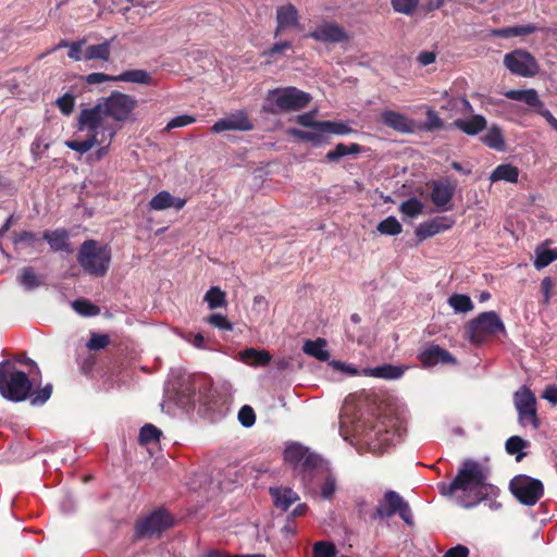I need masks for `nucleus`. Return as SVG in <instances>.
<instances>
[{"label":"nucleus","instance_id":"nucleus-1","mask_svg":"<svg viewBox=\"0 0 557 557\" xmlns=\"http://www.w3.org/2000/svg\"><path fill=\"white\" fill-rule=\"evenodd\" d=\"M137 104L134 96L113 90L109 96L99 98L94 106L81 110L83 123L98 127L112 143L123 125L133 120Z\"/></svg>","mask_w":557,"mask_h":557},{"label":"nucleus","instance_id":"nucleus-2","mask_svg":"<svg viewBox=\"0 0 557 557\" xmlns=\"http://www.w3.org/2000/svg\"><path fill=\"white\" fill-rule=\"evenodd\" d=\"M490 470L480 462L467 459L462 462L456 478L450 483H440L438 490L444 496H456L457 503L471 508L497 492L496 486L487 482Z\"/></svg>","mask_w":557,"mask_h":557},{"label":"nucleus","instance_id":"nucleus-3","mask_svg":"<svg viewBox=\"0 0 557 557\" xmlns=\"http://www.w3.org/2000/svg\"><path fill=\"white\" fill-rule=\"evenodd\" d=\"M355 430L369 451L382 454L396 445L406 433L405 411L385 407L375 419L357 425Z\"/></svg>","mask_w":557,"mask_h":557},{"label":"nucleus","instance_id":"nucleus-4","mask_svg":"<svg viewBox=\"0 0 557 557\" xmlns=\"http://www.w3.org/2000/svg\"><path fill=\"white\" fill-rule=\"evenodd\" d=\"M182 406H199L203 413L222 414L227 409L230 396L216 387H212L206 380L194 381L190 386L181 392Z\"/></svg>","mask_w":557,"mask_h":557},{"label":"nucleus","instance_id":"nucleus-5","mask_svg":"<svg viewBox=\"0 0 557 557\" xmlns=\"http://www.w3.org/2000/svg\"><path fill=\"white\" fill-rule=\"evenodd\" d=\"M33 382L28 375L15 368L9 361L0 362V395L11 401H23L28 398L33 389Z\"/></svg>","mask_w":557,"mask_h":557},{"label":"nucleus","instance_id":"nucleus-6","mask_svg":"<svg viewBox=\"0 0 557 557\" xmlns=\"http://www.w3.org/2000/svg\"><path fill=\"white\" fill-rule=\"evenodd\" d=\"M310 100L309 94L296 87L275 88L268 91L262 104V111L270 114L298 111L305 108Z\"/></svg>","mask_w":557,"mask_h":557},{"label":"nucleus","instance_id":"nucleus-7","mask_svg":"<svg viewBox=\"0 0 557 557\" xmlns=\"http://www.w3.org/2000/svg\"><path fill=\"white\" fill-rule=\"evenodd\" d=\"M77 261L85 273L102 277L110 268L111 249L97 240H85L78 249Z\"/></svg>","mask_w":557,"mask_h":557},{"label":"nucleus","instance_id":"nucleus-8","mask_svg":"<svg viewBox=\"0 0 557 557\" xmlns=\"http://www.w3.org/2000/svg\"><path fill=\"white\" fill-rule=\"evenodd\" d=\"M498 333H505V324L495 311L480 313L466 326V338L473 345H481Z\"/></svg>","mask_w":557,"mask_h":557},{"label":"nucleus","instance_id":"nucleus-9","mask_svg":"<svg viewBox=\"0 0 557 557\" xmlns=\"http://www.w3.org/2000/svg\"><path fill=\"white\" fill-rule=\"evenodd\" d=\"M398 513L400 519L408 525L413 524V515L409 504L395 491H386L379 500L371 519L382 521Z\"/></svg>","mask_w":557,"mask_h":557},{"label":"nucleus","instance_id":"nucleus-10","mask_svg":"<svg viewBox=\"0 0 557 557\" xmlns=\"http://www.w3.org/2000/svg\"><path fill=\"white\" fill-rule=\"evenodd\" d=\"M510 490L517 499L527 506L535 505L544 492L542 482L528 475L515 476L510 481Z\"/></svg>","mask_w":557,"mask_h":557},{"label":"nucleus","instance_id":"nucleus-11","mask_svg":"<svg viewBox=\"0 0 557 557\" xmlns=\"http://www.w3.org/2000/svg\"><path fill=\"white\" fill-rule=\"evenodd\" d=\"M83 112L79 111L77 115L76 128L79 132H86L87 138L85 139H71L65 141V146L71 150L84 154L90 151L94 147L100 146L103 143H109V139L98 127L87 126L84 123Z\"/></svg>","mask_w":557,"mask_h":557},{"label":"nucleus","instance_id":"nucleus-12","mask_svg":"<svg viewBox=\"0 0 557 557\" xmlns=\"http://www.w3.org/2000/svg\"><path fill=\"white\" fill-rule=\"evenodd\" d=\"M504 65L512 73L522 77H533L539 71V64L535 58L528 51L517 49L506 53Z\"/></svg>","mask_w":557,"mask_h":557},{"label":"nucleus","instance_id":"nucleus-13","mask_svg":"<svg viewBox=\"0 0 557 557\" xmlns=\"http://www.w3.org/2000/svg\"><path fill=\"white\" fill-rule=\"evenodd\" d=\"M515 407L518 411L519 423L525 428L532 425L535 430L539 426L536 408H535V396L525 386H522L515 393L513 396Z\"/></svg>","mask_w":557,"mask_h":557},{"label":"nucleus","instance_id":"nucleus-14","mask_svg":"<svg viewBox=\"0 0 557 557\" xmlns=\"http://www.w3.org/2000/svg\"><path fill=\"white\" fill-rule=\"evenodd\" d=\"M284 459L294 466V468L302 469L306 474L305 478L311 476V473L320 462L319 457L310 453L309 449L300 444H289L284 451Z\"/></svg>","mask_w":557,"mask_h":557},{"label":"nucleus","instance_id":"nucleus-15","mask_svg":"<svg viewBox=\"0 0 557 557\" xmlns=\"http://www.w3.org/2000/svg\"><path fill=\"white\" fill-rule=\"evenodd\" d=\"M173 524V518L162 509L152 511L136 524V534L140 537L159 535Z\"/></svg>","mask_w":557,"mask_h":557},{"label":"nucleus","instance_id":"nucleus-16","mask_svg":"<svg viewBox=\"0 0 557 557\" xmlns=\"http://www.w3.org/2000/svg\"><path fill=\"white\" fill-rule=\"evenodd\" d=\"M253 128L252 123L249 121L245 111H236L225 116L224 119L218 120L211 127L212 133H222L225 131H251Z\"/></svg>","mask_w":557,"mask_h":557},{"label":"nucleus","instance_id":"nucleus-17","mask_svg":"<svg viewBox=\"0 0 557 557\" xmlns=\"http://www.w3.org/2000/svg\"><path fill=\"white\" fill-rule=\"evenodd\" d=\"M381 121L384 125L400 134H411L416 129V123L412 119L394 110L382 111Z\"/></svg>","mask_w":557,"mask_h":557},{"label":"nucleus","instance_id":"nucleus-18","mask_svg":"<svg viewBox=\"0 0 557 557\" xmlns=\"http://www.w3.org/2000/svg\"><path fill=\"white\" fill-rule=\"evenodd\" d=\"M307 37L313 38L317 41L332 44L343 42L348 39L345 29L335 23H324L307 35Z\"/></svg>","mask_w":557,"mask_h":557},{"label":"nucleus","instance_id":"nucleus-19","mask_svg":"<svg viewBox=\"0 0 557 557\" xmlns=\"http://www.w3.org/2000/svg\"><path fill=\"white\" fill-rule=\"evenodd\" d=\"M455 190L456 185L448 180L434 182L431 191L432 202L443 211L449 210Z\"/></svg>","mask_w":557,"mask_h":557},{"label":"nucleus","instance_id":"nucleus-20","mask_svg":"<svg viewBox=\"0 0 557 557\" xmlns=\"http://www.w3.org/2000/svg\"><path fill=\"white\" fill-rule=\"evenodd\" d=\"M454 225V220L448 216H436L423 223L416 228V236L420 240H424L441 232L449 230Z\"/></svg>","mask_w":557,"mask_h":557},{"label":"nucleus","instance_id":"nucleus-21","mask_svg":"<svg viewBox=\"0 0 557 557\" xmlns=\"http://www.w3.org/2000/svg\"><path fill=\"white\" fill-rule=\"evenodd\" d=\"M421 362L426 367H433L436 364H455L456 359L446 349L433 345L424 349L420 355Z\"/></svg>","mask_w":557,"mask_h":557},{"label":"nucleus","instance_id":"nucleus-22","mask_svg":"<svg viewBox=\"0 0 557 557\" xmlns=\"http://www.w3.org/2000/svg\"><path fill=\"white\" fill-rule=\"evenodd\" d=\"M276 22L277 26L275 29V36L283 34L284 32L296 28L299 25L298 12L292 4H286L277 8L276 10Z\"/></svg>","mask_w":557,"mask_h":557},{"label":"nucleus","instance_id":"nucleus-23","mask_svg":"<svg viewBox=\"0 0 557 557\" xmlns=\"http://www.w3.org/2000/svg\"><path fill=\"white\" fill-rule=\"evenodd\" d=\"M186 205V199L172 196L169 191H159L148 203L150 210L162 211L170 208L181 210Z\"/></svg>","mask_w":557,"mask_h":557},{"label":"nucleus","instance_id":"nucleus-24","mask_svg":"<svg viewBox=\"0 0 557 557\" xmlns=\"http://www.w3.org/2000/svg\"><path fill=\"white\" fill-rule=\"evenodd\" d=\"M270 495L276 508L286 511L294 503L299 500L298 494L289 487H270Z\"/></svg>","mask_w":557,"mask_h":557},{"label":"nucleus","instance_id":"nucleus-25","mask_svg":"<svg viewBox=\"0 0 557 557\" xmlns=\"http://www.w3.org/2000/svg\"><path fill=\"white\" fill-rule=\"evenodd\" d=\"M44 239L53 251L66 253L73 251L69 243V233L65 230L46 231L44 233Z\"/></svg>","mask_w":557,"mask_h":557},{"label":"nucleus","instance_id":"nucleus-26","mask_svg":"<svg viewBox=\"0 0 557 557\" xmlns=\"http://www.w3.org/2000/svg\"><path fill=\"white\" fill-rule=\"evenodd\" d=\"M405 373V368L393 364H383L374 368L362 369L363 376L379 377L385 380L400 379Z\"/></svg>","mask_w":557,"mask_h":557},{"label":"nucleus","instance_id":"nucleus-27","mask_svg":"<svg viewBox=\"0 0 557 557\" xmlns=\"http://www.w3.org/2000/svg\"><path fill=\"white\" fill-rule=\"evenodd\" d=\"M454 125L465 134L474 136L481 133L487 125L486 119L481 114H472L468 119H457Z\"/></svg>","mask_w":557,"mask_h":557},{"label":"nucleus","instance_id":"nucleus-28","mask_svg":"<svg viewBox=\"0 0 557 557\" xmlns=\"http://www.w3.org/2000/svg\"><path fill=\"white\" fill-rule=\"evenodd\" d=\"M239 359L250 367H264L271 361V355L264 349L246 348L239 352Z\"/></svg>","mask_w":557,"mask_h":557},{"label":"nucleus","instance_id":"nucleus-29","mask_svg":"<svg viewBox=\"0 0 557 557\" xmlns=\"http://www.w3.org/2000/svg\"><path fill=\"white\" fill-rule=\"evenodd\" d=\"M16 281L28 292L38 288L42 284L40 276L32 267L22 268L16 276Z\"/></svg>","mask_w":557,"mask_h":557},{"label":"nucleus","instance_id":"nucleus-30","mask_svg":"<svg viewBox=\"0 0 557 557\" xmlns=\"http://www.w3.org/2000/svg\"><path fill=\"white\" fill-rule=\"evenodd\" d=\"M326 341L324 338H318L315 341H307L304 344L302 350L305 354L314 357L320 361H327L330 352L326 349Z\"/></svg>","mask_w":557,"mask_h":557},{"label":"nucleus","instance_id":"nucleus-31","mask_svg":"<svg viewBox=\"0 0 557 557\" xmlns=\"http://www.w3.org/2000/svg\"><path fill=\"white\" fill-rule=\"evenodd\" d=\"M504 96L511 100L522 101L532 108L541 104V99L535 89H512L505 91Z\"/></svg>","mask_w":557,"mask_h":557},{"label":"nucleus","instance_id":"nucleus-32","mask_svg":"<svg viewBox=\"0 0 557 557\" xmlns=\"http://www.w3.org/2000/svg\"><path fill=\"white\" fill-rule=\"evenodd\" d=\"M110 52H111V42L109 40L98 44V45H91L88 46L84 51V60L90 61V60H101V61H109L110 59Z\"/></svg>","mask_w":557,"mask_h":557},{"label":"nucleus","instance_id":"nucleus-33","mask_svg":"<svg viewBox=\"0 0 557 557\" xmlns=\"http://www.w3.org/2000/svg\"><path fill=\"white\" fill-rule=\"evenodd\" d=\"M117 82H126V83H136L141 85H151L153 84L151 75L145 70H128L120 75H116L115 78Z\"/></svg>","mask_w":557,"mask_h":557},{"label":"nucleus","instance_id":"nucleus-34","mask_svg":"<svg viewBox=\"0 0 557 557\" xmlns=\"http://www.w3.org/2000/svg\"><path fill=\"white\" fill-rule=\"evenodd\" d=\"M361 151L362 147L359 144L354 143L350 145H345L343 143H339L335 146L333 150H330L326 153L325 158L330 162H336L345 156L358 154Z\"/></svg>","mask_w":557,"mask_h":557},{"label":"nucleus","instance_id":"nucleus-35","mask_svg":"<svg viewBox=\"0 0 557 557\" xmlns=\"http://www.w3.org/2000/svg\"><path fill=\"white\" fill-rule=\"evenodd\" d=\"M519 177V171L511 164H500L495 168L492 172L490 180L491 182L505 181L509 183H516Z\"/></svg>","mask_w":557,"mask_h":557},{"label":"nucleus","instance_id":"nucleus-36","mask_svg":"<svg viewBox=\"0 0 557 557\" xmlns=\"http://www.w3.org/2000/svg\"><path fill=\"white\" fill-rule=\"evenodd\" d=\"M482 141L490 148L497 151L505 149V140L502 129L498 126L493 125L482 137Z\"/></svg>","mask_w":557,"mask_h":557},{"label":"nucleus","instance_id":"nucleus-37","mask_svg":"<svg viewBox=\"0 0 557 557\" xmlns=\"http://www.w3.org/2000/svg\"><path fill=\"white\" fill-rule=\"evenodd\" d=\"M447 302L456 313H468L474 308L471 298L465 294H453Z\"/></svg>","mask_w":557,"mask_h":557},{"label":"nucleus","instance_id":"nucleus-38","mask_svg":"<svg viewBox=\"0 0 557 557\" xmlns=\"http://www.w3.org/2000/svg\"><path fill=\"white\" fill-rule=\"evenodd\" d=\"M203 300L208 304L209 309L226 307V295L216 286L211 287L205 295Z\"/></svg>","mask_w":557,"mask_h":557},{"label":"nucleus","instance_id":"nucleus-39","mask_svg":"<svg viewBox=\"0 0 557 557\" xmlns=\"http://www.w3.org/2000/svg\"><path fill=\"white\" fill-rule=\"evenodd\" d=\"M71 307L82 317H96L100 313L99 307L85 298H79L72 301Z\"/></svg>","mask_w":557,"mask_h":557},{"label":"nucleus","instance_id":"nucleus-40","mask_svg":"<svg viewBox=\"0 0 557 557\" xmlns=\"http://www.w3.org/2000/svg\"><path fill=\"white\" fill-rule=\"evenodd\" d=\"M534 267L541 270L557 260V248H537Z\"/></svg>","mask_w":557,"mask_h":557},{"label":"nucleus","instance_id":"nucleus-41","mask_svg":"<svg viewBox=\"0 0 557 557\" xmlns=\"http://www.w3.org/2000/svg\"><path fill=\"white\" fill-rule=\"evenodd\" d=\"M528 442L520 436H511L506 441V451L509 455H516V460L520 461L525 456L522 450L527 447Z\"/></svg>","mask_w":557,"mask_h":557},{"label":"nucleus","instance_id":"nucleus-42","mask_svg":"<svg viewBox=\"0 0 557 557\" xmlns=\"http://www.w3.org/2000/svg\"><path fill=\"white\" fill-rule=\"evenodd\" d=\"M423 208H424V205L422 203V201L416 197H412V198H409L408 200L404 201L400 205L399 211L405 216L414 219L422 213Z\"/></svg>","mask_w":557,"mask_h":557},{"label":"nucleus","instance_id":"nucleus-43","mask_svg":"<svg viewBox=\"0 0 557 557\" xmlns=\"http://www.w3.org/2000/svg\"><path fill=\"white\" fill-rule=\"evenodd\" d=\"M312 476H323L324 481L321 486V496L324 499H330L336 491V480L332 474H326L324 471L315 470L311 473Z\"/></svg>","mask_w":557,"mask_h":557},{"label":"nucleus","instance_id":"nucleus-44","mask_svg":"<svg viewBox=\"0 0 557 557\" xmlns=\"http://www.w3.org/2000/svg\"><path fill=\"white\" fill-rule=\"evenodd\" d=\"M162 432L154 426L153 424H145L139 432V442L140 444H157L160 441Z\"/></svg>","mask_w":557,"mask_h":557},{"label":"nucleus","instance_id":"nucleus-45","mask_svg":"<svg viewBox=\"0 0 557 557\" xmlns=\"http://www.w3.org/2000/svg\"><path fill=\"white\" fill-rule=\"evenodd\" d=\"M376 230L381 234L395 236L401 233L403 226L395 216H388L379 223Z\"/></svg>","mask_w":557,"mask_h":557},{"label":"nucleus","instance_id":"nucleus-46","mask_svg":"<svg viewBox=\"0 0 557 557\" xmlns=\"http://www.w3.org/2000/svg\"><path fill=\"white\" fill-rule=\"evenodd\" d=\"M320 132L336 134V135H347L352 132V129L345 123L342 122H332V121H323L320 122Z\"/></svg>","mask_w":557,"mask_h":557},{"label":"nucleus","instance_id":"nucleus-47","mask_svg":"<svg viewBox=\"0 0 557 557\" xmlns=\"http://www.w3.org/2000/svg\"><path fill=\"white\" fill-rule=\"evenodd\" d=\"M290 133L295 137L306 140V141H310L315 146H319V145L323 144V141H324V137L322 134L323 132H320V131L314 129L312 132H308V131H301V129H292Z\"/></svg>","mask_w":557,"mask_h":557},{"label":"nucleus","instance_id":"nucleus-48","mask_svg":"<svg viewBox=\"0 0 557 557\" xmlns=\"http://www.w3.org/2000/svg\"><path fill=\"white\" fill-rule=\"evenodd\" d=\"M419 2L420 0H391L394 11L405 15H411L416 11Z\"/></svg>","mask_w":557,"mask_h":557},{"label":"nucleus","instance_id":"nucleus-49","mask_svg":"<svg viewBox=\"0 0 557 557\" xmlns=\"http://www.w3.org/2000/svg\"><path fill=\"white\" fill-rule=\"evenodd\" d=\"M336 553L337 550L333 543L320 541L313 545L314 557H335Z\"/></svg>","mask_w":557,"mask_h":557},{"label":"nucleus","instance_id":"nucleus-50","mask_svg":"<svg viewBox=\"0 0 557 557\" xmlns=\"http://www.w3.org/2000/svg\"><path fill=\"white\" fill-rule=\"evenodd\" d=\"M52 393V385L47 384L42 388L30 392L28 398L30 399V404L34 406H41L44 405L51 396Z\"/></svg>","mask_w":557,"mask_h":557},{"label":"nucleus","instance_id":"nucleus-51","mask_svg":"<svg viewBox=\"0 0 557 557\" xmlns=\"http://www.w3.org/2000/svg\"><path fill=\"white\" fill-rule=\"evenodd\" d=\"M206 322L222 331H232L233 324L228 321L226 315L221 313H213L206 318Z\"/></svg>","mask_w":557,"mask_h":557},{"label":"nucleus","instance_id":"nucleus-52","mask_svg":"<svg viewBox=\"0 0 557 557\" xmlns=\"http://www.w3.org/2000/svg\"><path fill=\"white\" fill-rule=\"evenodd\" d=\"M38 240L39 239L35 233L24 231L16 236L14 239V245L16 248H22L24 246L35 247Z\"/></svg>","mask_w":557,"mask_h":557},{"label":"nucleus","instance_id":"nucleus-53","mask_svg":"<svg viewBox=\"0 0 557 557\" xmlns=\"http://www.w3.org/2000/svg\"><path fill=\"white\" fill-rule=\"evenodd\" d=\"M110 343V338L106 334L91 333L87 343L90 350H99L106 348Z\"/></svg>","mask_w":557,"mask_h":557},{"label":"nucleus","instance_id":"nucleus-54","mask_svg":"<svg viewBox=\"0 0 557 557\" xmlns=\"http://www.w3.org/2000/svg\"><path fill=\"white\" fill-rule=\"evenodd\" d=\"M334 370L341 371L349 376L362 375V370H359L351 363H346L337 360H332L329 363Z\"/></svg>","mask_w":557,"mask_h":557},{"label":"nucleus","instance_id":"nucleus-55","mask_svg":"<svg viewBox=\"0 0 557 557\" xmlns=\"http://www.w3.org/2000/svg\"><path fill=\"white\" fill-rule=\"evenodd\" d=\"M238 420L245 428L252 426L256 421L253 409L248 405L243 406L238 411Z\"/></svg>","mask_w":557,"mask_h":557},{"label":"nucleus","instance_id":"nucleus-56","mask_svg":"<svg viewBox=\"0 0 557 557\" xmlns=\"http://www.w3.org/2000/svg\"><path fill=\"white\" fill-rule=\"evenodd\" d=\"M57 106L64 115H70L75 107V98L71 94H65L57 100Z\"/></svg>","mask_w":557,"mask_h":557},{"label":"nucleus","instance_id":"nucleus-57","mask_svg":"<svg viewBox=\"0 0 557 557\" xmlns=\"http://www.w3.org/2000/svg\"><path fill=\"white\" fill-rule=\"evenodd\" d=\"M195 121H196V119L193 115H189V114L178 115V116L171 119L168 122L165 129L171 131L173 128L184 127L189 124H193Z\"/></svg>","mask_w":557,"mask_h":557},{"label":"nucleus","instance_id":"nucleus-58","mask_svg":"<svg viewBox=\"0 0 557 557\" xmlns=\"http://www.w3.org/2000/svg\"><path fill=\"white\" fill-rule=\"evenodd\" d=\"M85 44H86L85 39L72 41L69 45V52H67L69 58L74 60V61H82V60H84L83 47H84Z\"/></svg>","mask_w":557,"mask_h":557},{"label":"nucleus","instance_id":"nucleus-59","mask_svg":"<svg viewBox=\"0 0 557 557\" xmlns=\"http://www.w3.org/2000/svg\"><path fill=\"white\" fill-rule=\"evenodd\" d=\"M443 127V121L438 116V114L434 111L429 109L426 111V120L424 123V129L426 131H435L441 129Z\"/></svg>","mask_w":557,"mask_h":557},{"label":"nucleus","instance_id":"nucleus-60","mask_svg":"<svg viewBox=\"0 0 557 557\" xmlns=\"http://www.w3.org/2000/svg\"><path fill=\"white\" fill-rule=\"evenodd\" d=\"M315 117V111H310V112H307V113H304V114H299L297 117H296V121L298 124H300L301 126H305V127H311L315 131H320V122H317L314 120Z\"/></svg>","mask_w":557,"mask_h":557},{"label":"nucleus","instance_id":"nucleus-61","mask_svg":"<svg viewBox=\"0 0 557 557\" xmlns=\"http://www.w3.org/2000/svg\"><path fill=\"white\" fill-rule=\"evenodd\" d=\"M48 148L49 143H47L41 136H37L32 144L30 152L34 159L38 160Z\"/></svg>","mask_w":557,"mask_h":557},{"label":"nucleus","instance_id":"nucleus-62","mask_svg":"<svg viewBox=\"0 0 557 557\" xmlns=\"http://www.w3.org/2000/svg\"><path fill=\"white\" fill-rule=\"evenodd\" d=\"M116 76H111L104 73H90L85 77V82L89 85L101 84L106 82H117Z\"/></svg>","mask_w":557,"mask_h":557},{"label":"nucleus","instance_id":"nucleus-63","mask_svg":"<svg viewBox=\"0 0 557 557\" xmlns=\"http://www.w3.org/2000/svg\"><path fill=\"white\" fill-rule=\"evenodd\" d=\"M536 109L537 113L557 132V119L544 107L542 101L540 106H536Z\"/></svg>","mask_w":557,"mask_h":557},{"label":"nucleus","instance_id":"nucleus-64","mask_svg":"<svg viewBox=\"0 0 557 557\" xmlns=\"http://www.w3.org/2000/svg\"><path fill=\"white\" fill-rule=\"evenodd\" d=\"M469 556V549L465 545H456L451 548H449L444 557H468Z\"/></svg>","mask_w":557,"mask_h":557}]
</instances>
